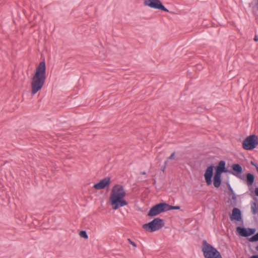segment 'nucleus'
<instances>
[{
	"label": "nucleus",
	"instance_id": "obj_3",
	"mask_svg": "<svg viewBox=\"0 0 258 258\" xmlns=\"http://www.w3.org/2000/svg\"><path fill=\"white\" fill-rule=\"evenodd\" d=\"M226 162L224 160H220L217 165L215 166L214 169V175L213 177V184L216 188H219L222 182L223 173H228L229 169L226 166Z\"/></svg>",
	"mask_w": 258,
	"mask_h": 258
},
{
	"label": "nucleus",
	"instance_id": "obj_1",
	"mask_svg": "<svg viewBox=\"0 0 258 258\" xmlns=\"http://www.w3.org/2000/svg\"><path fill=\"white\" fill-rule=\"evenodd\" d=\"M46 78V64L44 59L36 67L32 78L31 88L32 95L41 90L45 84Z\"/></svg>",
	"mask_w": 258,
	"mask_h": 258
},
{
	"label": "nucleus",
	"instance_id": "obj_20",
	"mask_svg": "<svg viewBox=\"0 0 258 258\" xmlns=\"http://www.w3.org/2000/svg\"><path fill=\"white\" fill-rule=\"evenodd\" d=\"M79 235L81 237L85 239H87L88 238V234L85 230H81L79 233Z\"/></svg>",
	"mask_w": 258,
	"mask_h": 258
},
{
	"label": "nucleus",
	"instance_id": "obj_19",
	"mask_svg": "<svg viewBox=\"0 0 258 258\" xmlns=\"http://www.w3.org/2000/svg\"><path fill=\"white\" fill-rule=\"evenodd\" d=\"M167 208L168 211L172 210H179L180 208V207L179 206H172L167 204Z\"/></svg>",
	"mask_w": 258,
	"mask_h": 258
},
{
	"label": "nucleus",
	"instance_id": "obj_31",
	"mask_svg": "<svg viewBox=\"0 0 258 258\" xmlns=\"http://www.w3.org/2000/svg\"><path fill=\"white\" fill-rule=\"evenodd\" d=\"M255 249L258 251V245L255 247Z\"/></svg>",
	"mask_w": 258,
	"mask_h": 258
},
{
	"label": "nucleus",
	"instance_id": "obj_2",
	"mask_svg": "<svg viewBox=\"0 0 258 258\" xmlns=\"http://www.w3.org/2000/svg\"><path fill=\"white\" fill-rule=\"evenodd\" d=\"M125 196L126 192L122 185L115 184L112 187L109 201L113 210H116L128 205V202L124 199Z\"/></svg>",
	"mask_w": 258,
	"mask_h": 258
},
{
	"label": "nucleus",
	"instance_id": "obj_30",
	"mask_svg": "<svg viewBox=\"0 0 258 258\" xmlns=\"http://www.w3.org/2000/svg\"><path fill=\"white\" fill-rule=\"evenodd\" d=\"M254 16H255V20H256V19H257V17H258V16H257V15H256L255 14H254Z\"/></svg>",
	"mask_w": 258,
	"mask_h": 258
},
{
	"label": "nucleus",
	"instance_id": "obj_9",
	"mask_svg": "<svg viewBox=\"0 0 258 258\" xmlns=\"http://www.w3.org/2000/svg\"><path fill=\"white\" fill-rule=\"evenodd\" d=\"M256 232L255 228H246L244 226H238L236 228V234L241 237L250 238L254 235Z\"/></svg>",
	"mask_w": 258,
	"mask_h": 258
},
{
	"label": "nucleus",
	"instance_id": "obj_12",
	"mask_svg": "<svg viewBox=\"0 0 258 258\" xmlns=\"http://www.w3.org/2000/svg\"><path fill=\"white\" fill-rule=\"evenodd\" d=\"M247 181L246 182L249 191L252 193H254V196L258 197V187H255L254 189V186H255L254 183L255 176L253 174H248L247 177Z\"/></svg>",
	"mask_w": 258,
	"mask_h": 258
},
{
	"label": "nucleus",
	"instance_id": "obj_5",
	"mask_svg": "<svg viewBox=\"0 0 258 258\" xmlns=\"http://www.w3.org/2000/svg\"><path fill=\"white\" fill-rule=\"evenodd\" d=\"M164 226L163 219L155 218L151 221L143 224V228L149 232H153L161 229Z\"/></svg>",
	"mask_w": 258,
	"mask_h": 258
},
{
	"label": "nucleus",
	"instance_id": "obj_14",
	"mask_svg": "<svg viewBox=\"0 0 258 258\" xmlns=\"http://www.w3.org/2000/svg\"><path fill=\"white\" fill-rule=\"evenodd\" d=\"M229 216L231 221L242 222L243 223L241 211L238 208L234 207L232 210V213H229Z\"/></svg>",
	"mask_w": 258,
	"mask_h": 258
},
{
	"label": "nucleus",
	"instance_id": "obj_26",
	"mask_svg": "<svg viewBox=\"0 0 258 258\" xmlns=\"http://www.w3.org/2000/svg\"><path fill=\"white\" fill-rule=\"evenodd\" d=\"M253 166H254L255 167L256 170L257 172H258V164L256 163H255Z\"/></svg>",
	"mask_w": 258,
	"mask_h": 258
},
{
	"label": "nucleus",
	"instance_id": "obj_15",
	"mask_svg": "<svg viewBox=\"0 0 258 258\" xmlns=\"http://www.w3.org/2000/svg\"><path fill=\"white\" fill-rule=\"evenodd\" d=\"M253 199L255 200V202H253L251 206V210L252 213L253 215H255L258 212V207H257V203H256L257 199L256 197H254Z\"/></svg>",
	"mask_w": 258,
	"mask_h": 258
},
{
	"label": "nucleus",
	"instance_id": "obj_25",
	"mask_svg": "<svg viewBox=\"0 0 258 258\" xmlns=\"http://www.w3.org/2000/svg\"><path fill=\"white\" fill-rule=\"evenodd\" d=\"M249 258H258V254L252 255Z\"/></svg>",
	"mask_w": 258,
	"mask_h": 258
},
{
	"label": "nucleus",
	"instance_id": "obj_18",
	"mask_svg": "<svg viewBox=\"0 0 258 258\" xmlns=\"http://www.w3.org/2000/svg\"><path fill=\"white\" fill-rule=\"evenodd\" d=\"M236 201L237 197L236 194H233V195L232 196L230 205L232 206V207L235 206L236 205Z\"/></svg>",
	"mask_w": 258,
	"mask_h": 258
},
{
	"label": "nucleus",
	"instance_id": "obj_11",
	"mask_svg": "<svg viewBox=\"0 0 258 258\" xmlns=\"http://www.w3.org/2000/svg\"><path fill=\"white\" fill-rule=\"evenodd\" d=\"M214 168V165L212 164L208 166L205 171L204 176L205 178L206 183L207 185L208 186L211 185L212 182H213Z\"/></svg>",
	"mask_w": 258,
	"mask_h": 258
},
{
	"label": "nucleus",
	"instance_id": "obj_13",
	"mask_svg": "<svg viewBox=\"0 0 258 258\" xmlns=\"http://www.w3.org/2000/svg\"><path fill=\"white\" fill-rule=\"evenodd\" d=\"M111 183V177L107 176L101 179L98 182L95 183L93 188L96 190H100L108 188Z\"/></svg>",
	"mask_w": 258,
	"mask_h": 258
},
{
	"label": "nucleus",
	"instance_id": "obj_10",
	"mask_svg": "<svg viewBox=\"0 0 258 258\" xmlns=\"http://www.w3.org/2000/svg\"><path fill=\"white\" fill-rule=\"evenodd\" d=\"M144 5L152 9L169 12V10L164 7L160 0H144Z\"/></svg>",
	"mask_w": 258,
	"mask_h": 258
},
{
	"label": "nucleus",
	"instance_id": "obj_21",
	"mask_svg": "<svg viewBox=\"0 0 258 258\" xmlns=\"http://www.w3.org/2000/svg\"><path fill=\"white\" fill-rule=\"evenodd\" d=\"M127 240H128L129 243L132 244L133 246H134L135 247L137 246L136 243L134 241H132L130 238H128Z\"/></svg>",
	"mask_w": 258,
	"mask_h": 258
},
{
	"label": "nucleus",
	"instance_id": "obj_29",
	"mask_svg": "<svg viewBox=\"0 0 258 258\" xmlns=\"http://www.w3.org/2000/svg\"><path fill=\"white\" fill-rule=\"evenodd\" d=\"M256 9H257V10L258 11V0H257V3L256 4Z\"/></svg>",
	"mask_w": 258,
	"mask_h": 258
},
{
	"label": "nucleus",
	"instance_id": "obj_22",
	"mask_svg": "<svg viewBox=\"0 0 258 258\" xmlns=\"http://www.w3.org/2000/svg\"><path fill=\"white\" fill-rule=\"evenodd\" d=\"M168 162V160H166L165 162H164V165L161 167V170L164 172V170H165V167H166V165L167 164Z\"/></svg>",
	"mask_w": 258,
	"mask_h": 258
},
{
	"label": "nucleus",
	"instance_id": "obj_6",
	"mask_svg": "<svg viewBox=\"0 0 258 258\" xmlns=\"http://www.w3.org/2000/svg\"><path fill=\"white\" fill-rule=\"evenodd\" d=\"M243 168L241 165L238 163H234L231 166V169L229 170L228 173L232 174L239 179L242 180L245 182L247 181V177L248 174H252L251 173L248 172L244 174H242Z\"/></svg>",
	"mask_w": 258,
	"mask_h": 258
},
{
	"label": "nucleus",
	"instance_id": "obj_17",
	"mask_svg": "<svg viewBox=\"0 0 258 258\" xmlns=\"http://www.w3.org/2000/svg\"><path fill=\"white\" fill-rule=\"evenodd\" d=\"M226 184H227V187H228V192H227L229 196H232V195H233V194H235V193L234 192V190L231 187L229 182L228 181H227Z\"/></svg>",
	"mask_w": 258,
	"mask_h": 258
},
{
	"label": "nucleus",
	"instance_id": "obj_27",
	"mask_svg": "<svg viewBox=\"0 0 258 258\" xmlns=\"http://www.w3.org/2000/svg\"><path fill=\"white\" fill-rule=\"evenodd\" d=\"M140 174L141 175H146L147 173L145 171H142L140 172Z\"/></svg>",
	"mask_w": 258,
	"mask_h": 258
},
{
	"label": "nucleus",
	"instance_id": "obj_8",
	"mask_svg": "<svg viewBox=\"0 0 258 258\" xmlns=\"http://www.w3.org/2000/svg\"><path fill=\"white\" fill-rule=\"evenodd\" d=\"M166 211H168L167 203L163 202H160L153 206L150 209L147 216L150 217H153Z\"/></svg>",
	"mask_w": 258,
	"mask_h": 258
},
{
	"label": "nucleus",
	"instance_id": "obj_24",
	"mask_svg": "<svg viewBox=\"0 0 258 258\" xmlns=\"http://www.w3.org/2000/svg\"><path fill=\"white\" fill-rule=\"evenodd\" d=\"M253 40L255 42L258 41V35H255V36H254V37L253 38Z\"/></svg>",
	"mask_w": 258,
	"mask_h": 258
},
{
	"label": "nucleus",
	"instance_id": "obj_23",
	"mask_svg": "<svg viewBox=\"0 0 258 258\" xmlns=\"http://www.w3.org/2000/svg\"><path fill=\"white\" fill-rule=\"evenodd\" d=\"M175 152H173V153L170 155V156L169 157H168V158H167V160H168H168H171V159H174V155H175Z\"/></svg>",
	"mask_w": 258,
	"mask_h": 258
},
{
	"label": "nucleus",
	"instance_id": "obj_4",
	"mask_svg": "<svg viewBox=\"0 0 258 258\" xmlns=\"http://www.w3.org/2000/svg\"><path fill=\"white\" fill-rule=\"evenodd\" d=\"M202 251L205 258H222L220 252L206 240H203Z\"/></svg>",
	"mask_w": 258,
	"mask_h": 258
},
{
	"label": "nucleus",
	"instance_id": "obj_16",
	"mask_svg": "<svg viewBox=\"0 0 258 258\" xmlns=\"http://www.w3.org/2000/svg\"><path fill=\"white\" fill-rule=\"evenodd\" d=\"M248 241L253 242L258 241V232L250 238H248Z\"/></svg>",
	"mask_w": 258,
	"mask_h": 258
},
{
	"label": "nucleus",
	"instance_id": "obj_7",
	"mask_svg": "<svg viewBox=\"0 0 258 258\" xmlns=\"http://www.w3.org/2000/svg\"><path fill=\"white\" fill-rule=\"evenodd\" d=\"M258 145V137L250 135L246 137L242 143V148L246 150H252Z\"/></svg>",
	"mask_w": 258,
	"mask_h": 258
},
{
	"label": "nucleus",
	"instance_id": "obj_28",
	"mask_svg": "<svg viewBox=\"0 0 258 258\" xmlns=\"http://www.w3.org/2000/svg\"><path fill=\"white\" fill-rule=\"evenodd\" d=\"M255 163H254V162H253V161H251V162H250V164H251V165H252V166H254V164H255Z\"/></svg>",
	"mask_w": 258,
	"mask_h": 258
}]
</instances>
